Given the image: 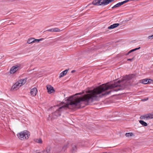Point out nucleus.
Returning a JSON list of instances; mask_svg holds the SVG:
<instances>
[{
  "label": "nucleus",
  "instance_id": "f257e3e1",
  "mask_svg": "<svg viewBox=\"0 0 153 153\" xmlns=\"http://www.w3.org/2000/svg\"><path fill=\"white\" fill-rule=\"evenodd\" d=\"M108 89H113L114 91H117V82L110 85H108V83L102 84L92 90H89L86 91L87 94L81 97H78L76 96L78 94H81V93L70 97L67 99V103L63 102L61 103L60 105L61 106L59 109L52 113L53 117L55 118L60 116L62 111L68 108H71V107L75 108L82 102L85 101L87 102H92L96 100L98 97H101V94Z\"/></svg>",
  "mask_w": 153,
  "mask_h": 153
},
{
  "label": "nucleus",
  "instance_id": "f03ea898",
  "mask_svg": "<svg viewBox=\"0 0 153 153\" xmlns=\"http://www.w3.org/2000/svg\"><path fill=\"white\" fill-rule=\"evenodd\" d=\"M17 135L19 139L21 140H25L28 138L30 134L28 131L24 130L18 133Z\"/></svg>",
  "mask_w": 153,
  "mask_h": 153
},
{
  "label": "nucleus",
  "instance_id": "7ed1b4c3",
  "mask_svg": "<svg viewBox=\"0 0 153 153\" xmlns=\"http://www.w3.org/2000/svg\"><path fill=\"white\" fill-rule=\"evenodd\" d=\"M140 118L141 119H149L153 118V114L149 113L141 116Z\"/></svg>",
  "mask_w": 153,
  "mask_h": 153
},
{
  "label": "nucleus",
  "instance_id": "20e7f679",
  "mask_svg": "<svg viewBox=\"0 0 153 153\" xmlns=\"http://www.w3.org/2000/svg\"><path fill=\"white\" fill-rule=\"evenodd\" d=\"M19 69V67L18 65H16L13 66L10 69V74H13Z\"/></svg>",
  "mask_w": 153,
  "mask_h": 153
},
{
  "label": "nucleus",
  "instance_id": "39448f33",
  "mask_svg": "<svg viewBox=\"0 0 153 153\" xmlns=\"http://www.w3.org/2000/svg\"><path fill=\"white\" fill-rule=\"evenodd\" d=\"M131 1V0H126L122 2H120L114 5L113 7H112V8H116L120 7L121 5H123L125 3L128 2L129 1Z\"/></svg>",
  "mask_w": 153,
  "mask_h": 153
},
{
  "label": "nucleus",
  "instance_id": "423d86ee",
  "mask_svg": "<svg viewBox=\"0 0 153 153\" xmlns=\"http://www.w3.org/2000/svg\"><path fill=\"white\" fill-rule=\"evenodd\" d=\"M47 89L49 94H51L54 92L55 90L50 85H48L47 86Z\"/></svg>",
  "mask_w": 153,
  "mask_h": 153
},
{
  "label": "nucleus",
  "instance_id": "0eeeda50",
  "mask_svg": "<svg viewBox=\"0 0 153 153\" xmlns=\"http://www.w3.org/2000/svg\"><path fill=\"white\" fill-rule=\"evenodd\" d=\"M20 87V85L17 82L13 85L11 88V90H16Z\"/></svg>",
  "mask_w": 153,
  "mask_h": 153
},
{
  "label": "nucleus",
  "instance_id": "6e6552de",
  "mask_svg": "<svg viewBox=\"0 0 153 153\" xmlns=\"http://www.w3.org/2000/svg\"><path fill=\"white\" fill-rule=\"evenodd\" d=\"M27 80L26 78L22 79L19 80L17 82L21 87L25 84L27 81Z\"/></svg>",
  "mask_w": 153,
  "mask_h": 153
},
{
  "label": "nucleus",
  "instance_id": "1a4fd4ad",
  "mask_svg": "<svg viewBox=\"0 0 153 153\" xmlns=\"http://www.w3.org/2000/svg\"><path fill=\"white\" fill-rule=\"evenodd\" d=\"M37 92V90L36 88H34L31 89L30 91V94L31 96H35Z\"/></svg>",
  "mask_w": 153,
  "mask_h": 153
},
{
  "label": "nucleus",
  "instance_id": "9d476101",
  "mask_svg": "<svg viewBox=\"0 0 153 153\" xmlns=\"http://www.w3.org/2000/svg\"><path fill=\"white\" fill-rule=\"evenodd\" d=\"M62 30H60V29L57 28H51V29H48L47 30V31L49 32H60Z\"/></svg>",
  "mask_w": 153,
  "mask_h": 153
},
{
  "label": "nucleus",
  "instance_id": "9b49d317",
  "mask_svg": "<svg viewBox=\"0 0 153 153\" xmlns=\"http://www.w3.org/2000/svg\"><path fill=\"white\" fill-rule=\"evenodd\" d=\"M149 80H151V79H145L140 80V82L141 83L144 84H146L150 83Z\"/></svg>",
  "mask_w": 153,
  "mask_h": 153
},
{
  "label": "nucleus",
  "instance_id": "f8f14e48",
  "mask_svg": "<svg viewBox=\"0 0 153 153\" xmlns=\"http://www.w3.org/2000/svg\"><path fill=\"white\" fill-rule=\"evenodd\" d=\"M120 24L119 23H115L108 27V28L109 29H113L117 27Z\"/></svg>",
  "mask_w": 153,
  "mask_h": 153
},
{
  "label": "nucleus",
  "instance_id": "ddd939ff",
  "mask_svg": "<svg viewBox=\"0 0 153 153\" xmlns=\"http://www.w3.org/2000/svg\"><path fill=\"white\" fill-rule=\"evenodd\" d=\"M68 71V69L65 70L61 72L59 74V78H61L65 76L67 73Z\"/></svg>",
  "mask_w": 153,
  "mask_h": 153
},
{
  "label": "nucleus",
  "instance_id": "4468645a",
  "mask_svg": "<svg viewBox=\"0 0 153 153\" xmlns=\"http://www.w3.org/2000/svg\"><path fill=\"white\" fill-rule=\"evenodd\" d=\"M51 149L50 147L48 146L42 152V153H50Z\"/></svg>",
  "mask_w": 153,
  "mask_h": 153
},
{
  "label": "nucleus",
  "instance_id": "2eb2a0df",
  "mask_svg": "<svg viewBox=\"0 0 153 153\" xmlns=\"http://www.w3.org/2000/svg\"><path fill=\"white\" fill-rule=\"evenodd\" d=\"M77 147L75 145L73 146L71 151L73 153H75L77 151Z\"/></svg>",
  "mask_w": 153,
  "mask_h": 153
},
{
  "label": "nucleus",
  "instance_id": "dca6fc26",
  "mask_svg": "<svg viewBox=\"0 0 153 153\" xmlns=\"http://www.w3.org/2000/svg\"><path fill=\"white\" fill-rule=\"evenodd\" d=\"M34 38H31L28 39L27 41V43L28 44H30L32 43H34Z\"/></svg>",
  "mask_w": 153,
  "mask_h": 153
},
{
  "label": "nucleus",
  "instance_id": "f3484780",
  "mask_svg": "<svg viewBox=\"0 0 153 153\" xmlns=\"http://www.w3.org/2000/svg\"><path fill=\"white\" fill-rule=\"evenodd\" d=\"M34 141L40 144H42V140L41 138L35 139L34 140Z\"/></svg>",
  "mask_w": 153,
  "mask_h": 153
},
{
  "label": "nucleus",
  "instance_id": "a211bd4d",
  "mask_svg": "<svg viewBox=\"0 0 153 153\" xmlns=\"http://www.w3.org/2000/svg\"><path fill=\"white\" fill-rule=\"evenodd\" d=\"M139 123L143 126H147L148 124L147 123L143 120H140L139 121Z\"/></svg>",
  "mask_w": 153,
  "mask_h": 153
},
{
  "label": "nucleus",
  "instance_id": "6ab92c4d",
  "mask_svg": "<svg viewBox=\"0 0 153 153\" xmlns=\"http://www.w3.org/2000/svg\"><path fill=\"white\" fill-rule=\"evenodd\" d=\"M140 47H139L138 48H136L133 49H132L127 54H126V55H129L130 53L136 50H138L140 49Z\"/></svg>",
  "mask_w": 153,
  "mask_h": 153
},
{
  "label": "nucleus",
  "instance_id": "aec40b11",
  "mask_svg": "<svg viewBox=\"0 0 153 153\" xmlns=\"http://www.w3.org/2000/svg\"><path fill=\"white\" fill-rule=\"evenodd\" d=\"M43 39V38L40 39H35L34 38V43H38L40 41H42Z\"/></svg>",
  "mask_w": 153,
  "mask_h": 153
},
{
  "label": "nucleus",
  "instance_id": "412c9836",
  "mask_svg": "<svg viewBox=\"0 0 153 153\" xmlns=\"http://www.w3.org/2000/svg\"><path fill=\"white\" fill-rule=\"evenodd\" d=\"M54 118L53 117V115H52V114L50 115L48 117L47 120L48 121H50V120H52Z\"/></svg>",
  "mask_w": 153,
  "mask_h": 153
},
{
  "label": "nucleus",
  "instance_id": "4be33fe9",
  "mask_svg": "<svg viewBox=\"0 0 153 153\" xmlns=\"http://www.w3.org/2000/svg\"><path fill=\"white\" fill-rule=\"evenodd\" d=\"M133 135L132 133H127L126 134V136L127 137H129V136H131Z\"/></svg>",
  "mask_w": 153,
  "mask_h": 153
},
{
  "label": "nucleus",
  "instance_id": "5701e85b",
  "mask_svg": "<svg viewBox=\"0 0 153 153\" xmlns=\"http://www.w3.org/2000/svg\"><path fill=\"white\" fill-rule=\"evenodd\" d=\"M68 147V144L67 143L64 145L62 147V149L64 150H66Z\"/></svg>",
  "mask_w": 153,
  "mask_h": 153
},
{
  "label": "nucleus",
  "instance_id": "b1692460",
  "mask_svg": "<svg viewBox=\"0 0 153 153\" xmlns=\"http://www.w3.org/2000/svg\"><path fill=\"white\" fill-rule=\"evenodd\" d=\"M112 91H110L108 92H105L104 94H102V96H103L105 95H107L109 94Z\"/></svg>",
  "mask_w": 153,
  "mask_h": 153
},
{
  "label": "nucleus",
  "instance_id": "393cba45",
  "mask_svg": "<svg viewBox=\"0 0 153 153\" xmlns=\"http://www.w3.org/2000/svg\"><path fill=\"white\" fill-rule=\"evenodd\" d=\"M148 100V98H146L145 99H142V101H147V100Z\"/></svg>",
  "mask_w": 153,
  "mask_h": 153
},
{
  "label": "nucleus",
  "instance_id": "a878e982",
  "mask_svg": "<svg viewBox=\"0 0 153 153\" xmlns=\"http://www.w3.org/2000/svg\"><path fill=\"white\" fill-rule=\"evenodd\" d=\"M152 37H153V35H152V36H149L148 37V38L149 39H150L151 38H152Z\"/></svg>",
  "mask_w": 153,
  "mask_h": 153
},
{
  "label": "nucleus",
  "instance_id": "bb28decb",
  "mask_svg": "<svg viewBox=\"0 0 153 153\" xmlns=\"http://www.w3.org/2000/svg\"><path fill=\"white\" fill-rule=\"evenodd\" d=\"M133 59H127L128 61H132Z\"/></svg>",
  "mask_w": 153,
  "mask_h": 153
},
{
  "label": "nucleus",
  "instance_id": "cd10ccee",
  "mask_svg": "<svg viewBox=\"0 0 153 153\" xmlns=\"http://www.w3.org/2000/svg\"><path fill=\"white\" fill-rule=\"evenodd\" d=\"M75 71L74 70H73L71 71V73H74V72Z\"/></svg>",
  "mask_w": 153,
  "mask_h": 153
},
{
  "label": "nucleus",
  "instance_id": "c85d7f7f",
  "mask_svg": "<svg viewBox=\"0 0 153 153\" xmlns=\"http://www.w3.org/2000/svg\"><path fill=\"white\" fill-rule=\"evenodd\" d=\"M37 153H41L40 152H38Z\"/></svg>",
  "mask_w": 153,
  "mask_h": 153
}]
</instances>
